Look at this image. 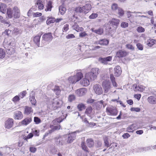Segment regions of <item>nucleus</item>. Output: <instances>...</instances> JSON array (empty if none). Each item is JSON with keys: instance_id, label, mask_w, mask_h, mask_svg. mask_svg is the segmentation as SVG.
<instances>
[{"instance_id": "obj_46", "label": "nucleus", "mask_w": 156, "mask_h": 156, "mask_svg": "<svg viewBox=\"0 0 156 156\" xmlns=\"http://www.w3.org/2000/svg\"><path fill=\"white\" fill-rule=\"evenodd\" d=\"M105 146L107 147H108L110 146L109 145V143L108 141V139L107 137H105L104 139Z\"/></svg>"}, {"instance_id": "obj_50", "label": "nucleus", "mask_w": 156, "mask_h": 156, "mask_svg": "<svg viewBox=\"0 0 156 156\" xmlns=\"http://www.w3.org/2000/svg\"><path fill=\"white\" fill-rule=\"evenodd\" d=\"M73 27V29L75 30L76 31H78L79 30V29L80 28V30H83V28L82 27L80 28L78 25L77 24H75L74 25Z\"/></svg>"}, {"instance_id": "obj_27", "label": "nucleus", "mask_w": 156, "mask_h": 156, "mask_svg": "<svg viewBox=\"0 0 156 156\" xmlns=\"http://www.w3.org/2000/svg\"><path fill=\"white\" fill-rule=\"evenodd\" d=\"M52 2L51 1H49L47 3L46 8L45 9L46 11H51L52 7Z\"/></svg>"}, {"instance_id": "obj_51", "label": "nucleus", "mask_w": 156, "mask_h": 156, "mask_svg": "<svg viewBox=\"0 0 156 156\" xmlns=\"http://www.w3.org/2000/svg\"><path fill=\"white\" fill-rule=\"evenodd\" d=\"M136 30L139 33L143 32L145 30L144 28L141 27H138L136 29Z\"/></svg>"}, {"instance_id": "obj_49", "label": "nucleus", "mask_w": 156, "mask_h": 156, "mask_svg": "<svg viewBox=\"0 0 156 156\" xmlns=\"http://www.w3.org/2000/svg\"><path fill=\"white\" fill-rule=\"evenodd\" d=\"M119 8L118 5L115 3L113 4L112 5V9L113 10L117 11Z\"/></svg>"}, {"instance_id": "obj_28", "label": "nucleus", "mask_w": 156, "mask_h": 156, "mask_svg": "<svg viewBox=\"0 0 156 156\" xmlns=\"http://www.w3.org/2000/svg\"><path fill=\"white\" fill-rule=\"evenodd\" d=\"M32 111L33 109L32 108L27 106L25 107V111L24 113V114H29Z\"/></svg>"}, {"instance_id": "obj_7", "label": "nucleus", "mask_w": 156, "mask_h": 156, "mask_svg": "<svg viewBox=\"0 0 156 156\" xmlns=\"http://www.w3.org/2000/svg\"><path fill=\"white\" fill-rule=\"evenodd\" d=\"M93 88L94 91L96 94L100 95L102 94L103 90L100 85L96 84L94 86Z\"/></svg>"}, {"instance_id": "obj_32", "label": "nucleus", "mask_w": 156, "mask_h": 156, "mask_svg": "<svg viewBox=\"0 0 156 156\" xmlns=\"http://www.w3.org/2000/svg\"><path fill=\"white\" fill-rule=\"evenodd\" d=\"M63 119L64 118H62V117L57 118L52 121L53 123L54 124H55L56 123H60L62 122Z\"/></svg>"}, {"instance_id": "obj_18", "label": "nucleus", "mask_w": 156, "mask_h": 156, "mask_svg": "<svg viewBox=\"0 0 156 156\" xmlns=\"http://www.w3.org/2000/svg\"><path fill=\"white\" fill-rule=\"evenodd\" d=\"M114 71L115 75L117 76H119L122 72L121 69L119 66L115 67L114 69Z\"/></svg>"}, {"instance_id": "obj_35", "label": "nucleus", "mask_w": 156, "mask_h": 156, "mask_svg": "<svg viewBox=\"0 0 156 156\" xmlns=\"http://www.w3.org/2000/svg\"><path fill=\"white\" fill-rule=\"evenodd\" d=\"M13 13L12 10L11 8H9L7 9V14L9 18H11L12 17Z\"/></svg>"}, {"instance_id": "obj_1", "label": "nucleus", "mask_w": 156, "mask_h": 156, "mask_svg": "<svg viewBox=\"0 0 156 156\" xmlns=\"http://www.w3.org/2000/svg\"><path fill=\"white\" fill-rule=\"evenodd\" d=\"M99 72V69L98 68H94L91 70L90 72L87 73L85 77L89 78L90 81H93L97 78Z\"/></svg>"}, {"instance_id": "obj_10", "label": "nucleus", "mask_w": 156, "mask_h": 156, "mask_svg": "<svg viewBox=\"0 0 156 156\" xmlns=\"http://www.w3.org/2000/svg\"><path fill=\"white\" fill-rule=\"evenodd\" d=\"M119 20L117 19L113 18L112 19L111 21L108 22L110 23L111 26H112L114 27V30H115L118 26Z\"/></svg>"}, {"instance_id": "obj_23", "label": "nucleus", "mask_w": 156, "mask_h": 156, "mask_svg": "<svg viewBox=\"0 0 156 156\" xmlns=\"http://www.w3.org/2000/svg\"><path fill=\"white\" fill-rule=\"evenodd\" d=\"M148 102L151 104H156V97L154 96H150L147 99Z\"/></svg>"}, {"instance_id": "obj_38", "label": "nucleus", "mask_w": 156, "mask_h": 156, "mask_svg": "<svg viewBox=\"0 0 156 156\" xmlns=\"http://www.w3.org/2000/svg\"><path fill=\"white\" fill-rule=\"evenodd\" d=\"M81 147L83 150L86 153H87L88 152V149L87 146L85 145V143L83 142H82L81 144Z\"/></svg>"}, {"instance_id": "obj_41", "label": "nucleus", "mask_w": 156, "mask_h": 156, "mask_svg": "<svg viewBox=\"0 0 156 156\" xmlns=\"http://www.w3.org/2000/svg\"><path fill=\"white\" fill-rule=\"evenodd\" d=\"M5 50L2 48H0V58H3L5 57Z\"/></svg>"}, {"instance_id": "obj_33", "label": "nucleus", "mask_w": 156, "mask_h": 156, "mask_svg": "<svg viewBox=\"0 0 156 156\" xmlns=\"http://www.w3.org/2000/svg\"><path fill=\"white\" fill-rule=\"evenodd\" d=\"M52 90L55 93V94L57 95H58L60 94L61 92V90L58 86H55L53 89Z\"/></svg>"}, {"instance_id": "obj_34", "label": "nucleus", "mask_w": 156, "mask_h": 156, "mask_svg": "<svg viewBox=\"0 0 156 156\" xmlns=\"http://www.w3.org/2000/svg\"><path fill=\"white\" fill-rule=\"evenodd\" d=\"M59 10L61 15L64 14L66 10V8L63 5H61L59 7Z\"/></svg>"}, {"instance_id": "obj_52", "label": "nucleus", "mask_w": 156, "mask_h": 156, "mask_svg": "<svg viewBox=\"0 0 156 156\" xmlns=\"http://www.w3.org/2000/svg\"><path fill=\"white\" fill-rule=\"evenodd\" d=\"M98 16V14L96 13H92L90 16L89 18L90 19H94L97 17Z\"/></svg>"}, {"instance_id": "obj_44", "label": "nucleus", "mask_w": 156, "mask_h": 156, "mask_svg": "<svg viewBox=\"0 0 156 156\" xmlns=\"http://www.w3.org/2000/svg\"><path fill=\"white\" fill-rule=\"evenodd\" d=\"M155 41L153 39L149 40L147 41V44L149 46L151 47L155 44Z\"/></svg>"}, {"instance_id": "obj_26", "label": "nucleus", "mask_w": 156, "mask_h": 156, "mask_svg": "<svg viewBox=\"0 0 156 156\" xmlns=\"http://www.w3.org/2000/svg\"><path fill=\"white\" fill-rule=\"evenodd\" d=\"M6 51L7 54L9 55L13 54L15 52L14 48L11 47V46H8L6 50Z\"/></svg>"}, {"instance_id": "obj_45", "label": "nucleus", "mask_w": 156, "mask_h": 156, "mask_svg": "<svg viewBox=\"0 0 156 156\" xmlns=\"http://www.w3.org/2000/svg\"><path fill=\"white\" fill-rule=\"evenodd\" d=\"M134 124H133L130 126L129 127L127 128V131L129 132H132L133 131V129L134 126Z\"/></svg>"}, {"instance_id": "obj_43", "label": "nucleus", "mask_w": 156, "mask_h": 156, "mask_svg": "<svg viewBox=\"0 0 156 156\" xmlns=\"http://www.w3.org/2000/svg\"><path fill=\"white\" fill-rule=\"evenodd\" d=\"M55 21V19L54 18H49L46 21V23L47 24H49L51 23H53Z\"/></svg>"}, {"instance_id": "obj_11", "label": "nucleus", "mask_w": 156, "mask_h": 156, "mask_svg": "<svg viewBox=\"0 0 156 156\" xmlns=\"http://www.w3.org/2000/svg\"><path fill=\"white\" fill-rule=\"evenodd\" d=\"M112 59V57L111 56H108L106 58H99L98 61L101 63L106 65L108 63V62L111 61Z\"/></svg>"}, {"instance_id": "obj_24", "label": "nucleus", "mask_w": 156, "mask_h": 156, "mask_svg": "<svg viewBox=\"0 0 156 156\" xmlns=\"http://www.w3.org/2000/svg\"><path fill=\"white\" fill-rule=\"evenodd\" d=\"M41 35L38 34V35L35 36L34 38V41L35 43L38 46H40V41Z\"/></svg>"}, {"instance_id": "obj_8", "label": "nucleus", "mask_w": 156, "mask_h": 156, "mask_svg": "<svg viewBox=\"0 0 156 156\" xmlns=\"http://www.w3.org/2000/svg\"><path fill=\"white\" fill-rule=\"evenodd\" d=\"M76 137V133L75 132L69 133L68 135L67 142L68 143H71L73 142Z\"/></svg>"}, {"instance_id": "obj_31", "label": "nucleus", "mask_w": 156, "mask_h": 156, "mask_svg": "<svg viewBox=\"0 0 156 156\" xmlns=\"http://www.w3.org/2000/svg\"><path fill=\"white\" fill-rule=\"evenodd\" d=\"M7 9L6 6L4 4H1L0 5V11L2 13H5Z\"/></svg>"}, {"instance_id": "obj_40", "label": "nucleus", "mask_w": 156, "mask_h": 156, "mask_svg": "<svg viewBox=\"0 0 156 156\" xmlns=\"http://www.w3.org/2000/svg\"><path fill=\"white\" fill-rule=\"evenodd\" d=\"M36 4L38 5V8L40 9H43L44 5L42 4V1L40 0H38Z\"/></svg>"}, {"instance_id": "obj_60", "label": "nucleus", "mask_w": 156, "mask_h": 156, "mask_svg": "<svg viewBox=\"0 0 156 156\" xmlns=\"http://www.w3.org/2000/svg\"><path fill=\"white\" fill-rule=\"evenodd\" d=\"M137 48L140 50H143V47L142 45L140 43H137L136 45Z\"/></svg>"}, {"instance_id": "obj_36", "label": "nucleus", "mask_w": 156, "mask_h": 156, "mask_svg": "<svg viewBox=\"0 0 156 156\" xmlns=\"http://www.w3.org/2000/svg\"><path fill=\"white\" fill-rule=\"evenodd\" d=\"M29 99L32 105H35L36 103V101L34 95L33 94L32 96H30Z\"/></svg>"}, {"instance_id": "obj_12", "label": "nucleus", "mask_w": 156, "mask_h": 156, "mask_svg": "<svg viewBox=\"0 0 156 156\" xmlns=\"http://www.w3.org/2000/svg\"><path fill=\"white\" fill-rule=\"evenodd\" d=\"M94 112L92 108L91 107H89L86 109L85 113L87 116L90 118V119H92V116L94 114Z\"/></svg>"}, {"instance_id": "obj_3", "label": "nucleus", "mask_w": 156, "mask_h": 156, "mask_svg": "<svg viewBox=\"0 0 156 156\" xmlns=\"http://www.w3.org/2000/svg\"><path fill=\"white\" fill-rule=\"evenodd\" d=\"M102 84L105 93H107L110 90L111 85V83L109 80H104L102 82Z\"/></svg>"}, {"instance_id": "obj_61", "label": "nucleus", "mask_w": 156, "mask_h": 156, "mask_svg": "<svg viewBox=\"0 0 156 156\" xmlns=\"http://www.w3.org/2000/svg\"><path fill=\"white\" fill-rule=\"evenodd\" d=\"M126 47L127 48L130 50H133L134 49V48L131 44H128L126 45Z\"/></svg>"}, {"instance_id": "obj_62", "label": "nucleus", "mask_w": 156, "mask_h": 156, "mask_svg": "<svg viewBox=\"0 0 156 156\" xmlns=\"http://www.w3.org/2000/svg\"><path fill=\"white\" fill-rule=\"evenodd\" d=\"M122 136L124 139H127L130 136V135L128 133H126L124 134Z\"/></svg>"}, {"instance_id": "obj_59", "label": "nucleus", "mask_w": 156, "mask_h": 156, "mask_svg": "<svg viewBox=\"0 0 156 156\" xmlns=\"http://www.w3.org/2000/svg\"><path fill=\"white\" fill-rule=\"evenodd\" d=\"M42 15V14L41 13L37 12L34 13L33 16L34 17H39L41 16Z\"/></svg>"}, {"instance_id": "obj_22", "label": "nucleus", "mask_w": 156, "mask_h": 156, "mask_svg": "<svg viewBox=\"0 0 156 156\" xmlns=\"http://www.w3.org/2000/svg\"><path fill=\"white\" fill-rule=\"evenodd\" d=\"M76 74L74 76L76 79V81H78L83 77V74L80 70H76Z\"/></svg>"}, {"instance_id": "obj_56", "label": "nucleus", "mask_w": 156, "mask_h": 156, "mask_svg": "<svg viewBox=\"0 0 156 156\" xmlns=\"http://www.w3.org/2000/svg\"><path fill=\"white\" fill-rule=\"evenodd\" d=\"M130 110L131 111H135L136 112H139L140 110L139 108H132L130 109Z\"/></svg>"}, {"instance_id": "obj_25", "label": "nucleus", "mask_w": 156, "mask_h": 156, "mask_svg": "<svg viewBox=\"0 0 156 156\" xmlns=\"http://www.w3.org/2000/svg\"><path fill=\"white\" fill-rule=\"evenodd\" d=\"M91 30L92 32L99 35H101L103 33V30L101 28H99L98 29H92Z\"/></svg>"}, {"instance_id": "obj_2", "label": "nucleus", "mask_w": 156, "mask_h": 156, "mask_svg": "<svg viewBox=\"0 0 156 156\" xmlns=\"http://www.w3.org/2000/svg\"><path fill=\"white\" fill-rule=\"evenodd\" d=\"M91 6L89 4H87L82 7H78L75 8L76 12L82 13L86 14L91 10Z\"/></svg>"}, {"instance_id": "obj_21", "label": "nucleus", "mask_w": 156, "mask_h": 156, "mask_svg": "<svg viewBox=\"0 0 156 156\" xmlns=\"http://www.w3.org/2000/svg\"><path fill=\"white\" fill-rule=\"evenodd\" d=\"M90 81L89 78L85 77L83 79V80L81 81L80 83L81 85L84 86H87L89 84Z\"/></svg>"}, {"instance_id": "obj_14", "label": "nucleus", "mask_w": 156, "mask_h": 156, "mask_svg": "<svg viewBox=\"0 0 156 156\" xmlns=\"http://www.w3.org/2000/svg\"><path fill=\"white\" fill-rule=\"evenodd\" d=\"M87 92V89L85 88H82L77 90L76 93L78 96H82L84 95Z\"/></svg>"}, {"instance_id": "obj_19", "label": "nucleus", "mask_w": 156, "mask_h": 156, "mask_svg": "<svg viewBox=\"0 0 156 156\" xmlns=\"http://www.w3.org/2000/svg\"><path fill=\"white\" fill-rule=\"evenodd\" d=\"M96 44L101 45H106L108 44L109 41L105 39H101L97 41Z\"/></svg>"}, {"instance_id": "obj_30", "label": "nucleus", "mask_w": 156, "mask_h": 156, "mask_svg": "<svg viewBox=\"0 0 156 156\" xmlns=\"http://www.w3.org/2000/svg\"><path fill=\"white\" fill-rule=\"evenodd\" d=\"M133 87L135 91H142L143 90V88L141 86L137 85L136 84H134L133 85Z\"/></svg>"}, {"instance_id": "obj_15", "label": "nucleus", "mask_w": 156, "mask_h": 156, "mask_svg": "<svg viewBox=\"0 0 156 156\" xmlns=\"http://www.w3.org/2000/svg\"><path fill=\"white\" fill-rule=\"evenodd\" d=\"M13 16L15 18H18L20 17V10L16 6H15L13 7Z\"/></svg>"}, {"instance_id": "obj_55", "label": "nucleus", "mask_w": 156, "mask_h": 156, "mask_svg": "<svg viewBox=\"0 0 156 156\" xmlns=\"http://www.w3.org/2000/svg\"><path fill=\"white\" fill-rule=\"evenodd\" d=\"M20 100L19 97L18 95H16L12 98V100L14 102H16L19 101Z\"/></svg>"}, {"instance_id": "obj_17", "label": "nucleus", "mask_w": 156, "mask_h": 156, "mask_svg": "<svg viewBox=\"0 0 156 156\" xmlns=\"http://www.w3.org/2000/svg\"><path fill=\"white\" fill-rule=\"evenodd\" d=\"M126 51L122 50H119L117 52L116 56L119 58L124 57L127 55Z\"/></svg>"}, {"instance_id": "obj_47", "label": "nucleus", "mask_w": 156, "mask_h": 156, "mask_svg": "<svg viewBox=\"0 0 156 156\" xmlns=\"http://www.w3.org/2000/svg\"><path fill=\"white\" fill-rule=\"evenodd\" d=\"M34 121L36 124H38L40 123L41 122L40 119L37 117H34Z\"/></svg>"}, {"instance_id": "obj_39", "label": "nucleus", "mask_w": 156, "mask_h": 156, "mask_svg": "<svg viewBox=\"0 0 156 156\" xmlns=\"http://www.w3.org/2000/svg\"><path fill=\"white\" fill-rule=\"evenodd\" d=\"M76 79L75 78L74 76H71L69 77L68 79V80L69 82L70 83H75L76 82H77V81H76Z\"/></svg>"}, {"instance_id": "obj_29", "label": "nucleus", "mask_w": 156, "mask_h": 156, "mask_svg": "<svg viewBox=\"0 0 156 156\" xmlns=\"http://www.w3.org/2000/svg\"><path fill=\"white\" fill-rule=\"evenodd\" d=\"M87 146L90 147H92L93 146L94 142L93 140L91 138L88 139L86 140Z\"/></svg>"}, {"instance_id": "obj_42", "label": "nucleus", "mask_w": 156, "mask_h": 156, "mask_svg": "<svg viewBox=\"0 0 156 156\" xmlns=\"http://www.w3.org/2000/svg\"><path fill=\"white\" fill-rule=\"evenodd\" d=\"M77 108L80 111H81L85 109V106L83 104L81 103L78 104Z\"/></svg>"}, {"instance_id": "obj_63", "label": "nucleus", "mask_w": 156, "mask_h": 156, "mask_svg": "<svg viewBox=\"0 0 156 156\" xmlns=\"http://www.w3.org/2000/svg\"><path fill=\"white\" fill-rule=\"evenodd\" d=\"M75 36L73 34H68L66 36V38L67 39L73 38Z\"/></svg>"}, {"instance_id": "obj_58", "label": "nucleus", "mask_w": 156, "mask_h": 156, "mask_svg": "<svg viewBox=\"0 0 156 156\" xmlns=\"http://www.w3.org/2000/svg\"><path fill=\"white\" fill-rule=\"evenodd\" d=\"M33 136V134L31 133H30L27 137H24V140H27V139H30Z\"/></svg>"}, {"instance_id": "obj_54", "label": "nucleus", "mask_w": 156, "mask_h": 156, "mask_svg": "<svg viewBox=\"0 0 156 156\" xmlns=\"http://www.w3.org/2000/svg\"><path fill=\"white\" fill-rule=\"evenodd\" d=\"M27 94V92L26 90L23 91L22 92L20 93L19 95L22 98H24Z\"/></svg>"}, {"instance_id": "obj_5", "label": "nucleus", "mask_w": 156, "mask_h": 156, "mask_svg": "<svg viewBox=\"0 0 156 156\" xmlns=\"http://www.w3.org/2000/svg\"><path fill=\"white\" fill-rule=\"evenodd\" d=\"M52 38L53 37L51 33H48L45 34L42 36V42L45 43V41H50L52 40Z\"/></svg>"}, {"instance_id": "obj_6", "label": "nucleus", "mask_w": 156, "mask_h": 156, "mask_svg": "<svg viewBox=\"0 0 156 156\" xmlns=\"http://www.w3.org/2000/svg\"><path fill=\"white\" fill-rule=\"evenodd\" d=\"M106 112L109 115H116L118 113V111L115 107H110L106 108Z\"/></svg>"}, {"instance_id": "obj_4", "label": "nucleus", "mask_w": 156, "mask_h": 156, "mask_svg": "<svg viewBox=\"0 0 156 156\" xmlns=\"http://www.w3.org/2000/svg\"><path fill=\"white\" fill-rule=\"evenodd\" d=\"M14 124V120L12 118H8L5 122L4 126L7 129L11 128Z\"/></svg>"}, {"instance_id": "obj_64", "label": "nucleus", "mask_w": 156, "mask_h": 156, "mask_svg": "<svg viewBox=\"0 0 156 156\" xmlns=\"http://www.w3.org/2000/svg\"><path fill=\"white\" fill-rule=\"evenodd\" d=\"M102 142L100 141H97L96 146L97 147H100L102 146Z\"/></svg>"}, {"instance_id": "obj_53", "label": "nucleus", "mask_w": 156, "mask_h": 156, "mask_svg": "<svg viewBox=\"0 0 156 156\" xmlns=\"http://www.w3.org/2000/svg\"><path fill=\"white\" fill-rule=\"evenodd\" d=\"M69 25L68 24H66L64 25V27L62 29L63 32H65L67 31L69 29Z\"/></svg>"}, {"instance_id": "obj_13", "label": "nucleus", "mask_w": 156, "mask_h": 156, "mask_svg": "<svg viewBox=\"0 0 156 156\" xmlns=\"http://www.w3.org/2000/svg\"><path fill=\"white\" fill-rule=\"evenodd\" d=\"M13 117L15 119H21L23 117V115L20 111H16L14 113Z\"/></svg>"}, {"instance_id": "obj_16", "label": "nucleus", "mask_w": 156, "mask_h": 156, "mask_svg": "<svg viewBox=\"0 0 156 156\" xmlns=\"http://www.w3.org/2000/svg\"><path fill=\"white\" fill-rule=\"evenodd\" d=\"M62 104V102L60 100H58L52 103V106L54 109L60 107Z\"/></svg>"}, {"instance_id": "obj_57", "label": "nucleus", "mask_w": 156, "mask_h": 156, "mask_svg": "<svg viewBox=\"0 0 156 156\" xmlns=\"http://www.w3.org/2000/svg\"><path fill=\"white\" fill-rule=\"evenodd\" d=\"M121 26L122 27L126 28L128 26V24L126 22H122L121 25Z\"/></svg>"}, {"instance_id": "obj_48", "label": "nucleus", "mask_w": 156, "mask_h": 156, "mask_svg": "<svg viewBox=\"0 0 156 156\" xmlns=\"http://www.w3.org/2000/svg\"><path fill=\"white\" fill-rule=\"evenodd\" d=\"M75 99V97L74 95H70L68 97L69 101L70 102L74 101Z\"/></svg>"}, {"instance_id": "obj_20", "label": "nucleus", "mask_w": 156, "mask_h": 156, "mask_svg": "<svg viewBox=\"0 0 156 156\" xmlns=\"http://www.w3.org/2000/svg\"><path fill=\"white\" fill-rule=\"evenodd\" d=\"M32 118L31 117H28L24 119L21 122L23 125H27L31 122L32 121Z\"/></svg>"}, {"instance_id": "obj_9", "label": "nucleus", "mask_w": 156, "mask_h": 156, "mask_svg": "<svg viewBox=\"0 0 156 156\" xmlns=\"http://www.w3.org/2000/svg\"><path fill=\"white\" fill-rule=\"evenodd\" d=\"M64 139V137L60 136L55 137V140L56 144L58 146L62 145L65 143Z\"/></svg>"}, {"instance_id": "obj_37", "label": "nucleus", "mask_w": 156, "mask_h": 156, "mask_svg": "<svg viewBox=\"0 0 156 156\" xmlns=\"http://www.w3.org/2000/svg\"><path fill=\"white\" fill-rule=\"evenodd\" d=\"M119 16H122L124 14V11L122 9L119 7L116 11Z\"/></svg>"}]
</instances>
